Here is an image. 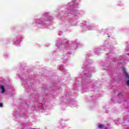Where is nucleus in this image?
<instances>
[{"label":"nucleus","instance_id":"nucleus-1","mask_svg":"<svg viewBox=\"0 0 129 129\" xmlns=\"http://www.w3.org/2000/svg\"><path fill=\"white\" fill-rule=\"evenodd\" d=\"M123 70L124 72V74H125V77L126 78L127 81H126V85L127 86H129V76L128 74H126V71H125V70H124V68H123Z\"/></svg>","mask_w":129,"mask_h":129},{"label":"nucleus","instance_id":"nucleus-2","mask_svg":"<svg viewBox=\"0 0 129 129\" xmlns=\"http://www.w3.org/2000/svg\"><path fill=\"white\" fill-rule=\"evenodd\" d=\"M0 88L2 90L1 93H5L6 91V89H5V87L4 86H0Z\"/></svg>","mask_w":129,"mask_h":129},{"label":"nucleus","instance_id":"nucleus-3","mask_svg":"<svg viewBox=\"0 0 129 129\" xmlns=\"http://www.w3.org/2000/svg\"><path fill=\"white\" fill-rule=\"evenodd\" d=\"M99 128H103V125L101 124H99L98 125Z\"/></svg>","mask_w":129,"mask_h":129},{"label":"nucleus","instance_id":"nucleus-4","mask_svg":"<svg viewBox=\"0 0 129 129\" xmlns=\"http://www.w3.org/2000/svg\"><path fill=\"white\" fill-rule=\"evenodd\" d=\"M3 104L2 103H0V107H3Z\"/></svg>","mask_w":129,"mask_h":129}]
</instances>
